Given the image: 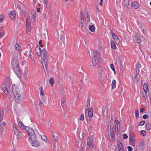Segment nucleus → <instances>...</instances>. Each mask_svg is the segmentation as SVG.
<instances>
[{"instance_id":"f257e3e1","label":"nucleus","mask_w":151,"mask_h":151,"mask_svg":"<svg viewBox=\"0 0 151 151\" xmlns=\"http://www.w3.org/2000/svg\"><path fill=\"white\" fill-rule=\"evenodd\" d=\"M11 64L12 68L16 75L19 77H21V73L17 59L14 58L12 60Z\"/></svg>"},{"instance_id":"f03ea898","label":"nucleus","mask_w":151,"mask_h":151,"mask_svg":"<svg viewBox=\"0 0 151 151\" xmlns=\"http://www.w3.org/2000/svg\"><path fill=\"white\" fill-rule=\"evenodd\" d=\"M26 128L25 130L28 134L29 138L31 139H36V136L33 129L29 126H26Z\"/></svg>"},{"instance_id":"7ed1b4c3","label":"nucleus","mask_w":151,"mask_h":151,"mask_svg":"<svg viewBox=\"0 0 151 151\" xmlns=\"http://www.w3.org/2000/svg\"><path fill=\"white\" fill-rule=\"evenodd\" d=\"M110 135H109L108 136V139L110 141H113L115 139V135L118 134L117 133V131L116 130V128L114 126H113L110 131Z\"/></svg>"},{"instance_id":"20e7f679","label":"nucleus","mask_w":151,"mask_h":151,"mask_svg":"<svg viewBox=\"0 0 151 151\" xmlns=\"http://www.w3.org/2000/svg\"><path fill=\"white\" fill-rule=\"evenodd\" d=\"M87 146L86 148V150H91L93 147V141L90 140L89 139H87Z\"/></svg>"},{"instance_id":"39448f33","label":"nucleus","mask_w":151,"mask_h":151,"mask_svg":"<svg viewBox=\"0 0 151 151\" xmlns=\"http://www.w3.org/2000/svg\"><path fill=\"white\" fill-rule=\"evenodd\" d=\"M13 129L15 134L16 135L17 138H20L22 136V133L18 130L16 127L15 126L13 127Z\"/></svg>"},{"instance_id":"423d86ee","label":"nucleus","mask_w":151,"mask_h":151,"mask_svg":"<svg viewBox=\"0 0 151 151\" xmlns=\"http://www.w3.org/2000/svg\"><path fill=\"white\" fill-rule=\"evenodd\" d=\"M12 91L14 95H19V94H20L19 87L15 85L12 86Z\"/></svg>"},{"instance_id":"0eeeda50","label":"nucleus","mask_w":151,"mask_h":151,"mask_svg":"<svg viewBox=\"0 0 151 151\" xmlns=\"http://www.w3.org/2000/svg\"><path fill=\"white\" fill-rule=\"evenodd\" d=\"M42 64L43 67L44 68V70L45 72V74H46V72L44 69V68L43 65V64H44L45 65V66L46 69H47V68H48V65L47 64V56L43 57L42 58Z\"/></svg>"},{"instance_id":"6e6552de","label":"nucleus","mask_w":151,"mask_h":151,"mask_svg":"<svg viewBox=\"0 0 151 151\" xmlns=\"http://www.w3.org/2000/svg\"><path fill=\"white\" fill-rule=\"evenodd\" d=\"M117 145L118 148H116L115 149V151H125L123 145L120 141H119V142H117Z\"/></svg>"},{"instance_id":"1a4fd4ad","label":"nucleus","mask_w":151,"mask_h":151,"mask_svg":"<svg viewBox=\"0 0 151 151\" xmlns=\"http://www.w3.org/2000/svg\"><path fill=\"white\" fill-rule=\"evenodd\" d=\"M100 58L99 56L93 57L92 58V62L93 65L94 66L96 65L97 64L99 61Z\"/></svg>"},{"instance_id":"9d476101","label":"nucleus","mask_w":151,"mask_h":151,"mask_svg":"<svg viewBox=\"0 0 151 151\" xmlns=\"http://www.w3.org/2000/svg\"><path fill=\"white\" fill-rule=\"evenodd\" d=\"M86 110L85 109V112L86 114V112H88V115L89 118H92L93 116V108L91 107L88 110H87L86 111Z\"/></svg>"},{"instance_id":"9b49d317","label":"nucleus","mask_w":151,"mask_h":151,"mask_svg":"<svg viewBox=\"0 0 151 151\" xmlns=\"http://www.w3.org/2000/svg\"><path fill=\"white\" fill-rule=\"evenodd\" d=\"M95 132L93 131H91L90 132L89 137L87 139H89L90 141L91 140L93 141V139L95 138Z\"/></svg>"},{"instance_id":"f8f14e48","label":"nucleus","mask_w":151,"mask_h":151,"mask_svg":"<svg viewBox=\"0 0 151 151\" xmlns=\"http://www.w3.org/2000/svg\"><path fill=\"white\" fill-rule=\"evenodd\" d=\"M10 83L8 80L5 83L3 84L1 86V90H3L4 88L9 89L10 87Z\"/></svg>"},{"instance_id":"ddd939ff","label":"nucleus","mask_w":151,"mask_h":151,"mask_svg":"<svg viewBox=\"0 0 151 151\" xmlns=\"http://www.w3.org/2000/svg\"><path fill=\"white\" fill-rule=\"evenodd\" d=\"M114 124L115 126V127H116V128L117 129V134H118L120 129V123L117 120H115Z\"/></svg>"},{"instance_id":"4468645a","label":"nucleus","mask_w":151,"mask_h":151,"mask_svg":"<svg viewBox=\"0 0 151 151\" xmlns=\"http://www.w3.org/2000/svg\"><path fill=\"white\" fill-rule=\"evenodd\" d=\"M132 7L134 9H137L139 7V4L137 2L134 1L132 3Z\"/></svg>"},{"instance_id":"2eb2a0df","label":"nucleus","mask_w":151,"mask_h":151,"mask_svg":"<svg viewBox=\"0 0 151 151\" xmlns=\"http://www.w3.org/2000/svg\"><path fill=\"white\" fill-rule=\"evenodd\" d=\"M15 97V101L17 103H19L21 101V97L20 94L19 95H14Z\"/></svg>"},{"instance_id":"dca6fc26","label":"nucleus","mask_w":151,"mask_h":151,"mask_svg":"<svg viewBox=\"0 0 151 151\" xmlns=\"http://www.w3.org/2000/svg\"><path fill=\"white\" fill-rule=\"evenodd\" d=\"M31 140L32 141V146L37 147L39 146L40 145V143H39L38 141L36 140V139L35 140L33 139Z\"/></svg>"},{"instance_id":"f3484780","label":"nucleus","mask_w":151,"mask_h":151,"mask_svg":"<svg viewBox=\"0 0 151 151\" xmlns=\"http://www.w3.org/2000/svg\"><path fill=\"white\" fill-rule=\"evenodd\" d=\"M129 140L130 144L131 145L133 146H134L135 145V142L134 140V138L133 136L129 137Z\"/></svg>"},{"instance_id":"a211bd4d","label":"nucleus","mask_w":151,"mask_h":151,"mask_svg":"<svg viewBox=\"0 0 151 151\" xmlns=\"http://www.w3.org/2000/svg\"><path fill=\"white\" fill-rule=\"evenodd\" d=\"M61 93L62 94H61V96L62 97L61 105L63 107L64 106V105H65V102L64 98V95L63 94V91H62L61 92Z\"/></svg>"},{"instance_id":"6ab92c4d","label":"nucleus","mask_w":151,"mask_h":151,"mask_svg":"<svg viewBox=\"0 0 151 151\" xmlns=\"http://www.w3.org/2000/svg\"><path fill=\"white\" fill-rule=\"evenodd\" d=\"M35 51L36 53L39 56H40L41 54V50L40 47L39 46H37L35 48Z\"/></svg>"},{"instance_id":"aec40b11","label":"nucleus","mask_w":151,"mask_h":151,"mask_svg":"<svg viewBox=\"0 0 151 151\" xmlns=\"http://www.w3.org/2000/svg\"><path fill=\"white\" fill-rule=\"evenodd\" d=\"M112 35V36L114 38V40H115L116 43V42H119V40L118 38V37L117 36V35H116L114 33L111 32Z\"/></svg>"},{"instance_id":"412c9836","label":"nucleus","mask_w":151,"mask_h":151,"mask_svg":"<svg viewBox=\"0 0 151 151\" xmlns=\"http://www.w3.org/2000/svg\"><path fill=\"white\" fill-rule=\"evenodd\" d=\"M18 124L19 126L22 129V130H24L26 129V126H25L23 123L21 122H18Z\"/></svg>"},{"instance_id":"4be33fe9","label":"nucleus","mask_w":151,"mask_h":151,"mask_svg":"<svg viewBox=\"0 0 151 151\" xmlns=\"http://www.w3.org/2000/svg\"><path fill=\"white\" fill-rule=\"evenodd\" d=\"M9 17L11 19H13L14 18H15L16 15L14 11H11L10 14H9Z\"/></svg>"},{"instance_id":"5701e85b","label":"nucleus","mask_w":151,"mask_h":151,"mask_svg":"<svg viewBox=\"0 0 151 151\" xmlns=\"http://www.w3.org/2000/svg\"><path fill=\"white\" fill-rule=\"evenodd\" d=\"M135 40L138 43H139L141 42V40L140 39V36L138 35H135Z\"/></svg>"},{"instance_id":"b1692460","label":"nucleus","mask_w":151,"mask_h":151,"mask_svg":"<svg viewBox=\"0 0 151 151\" xmlns=\"http://www.w3.org/2000/svg\"><path fill=\"white\" fill-rule=\"evenodd\" d=\"M47 51L46 48H44L41 51V54L43 55V57L47 56Z\"/></svg>"},{"instance_id":"393cba45","label":"nucleus","mask_w":151,"mask_h":151,"mask_svg":"<svg viewBox=\"0 0 151 151\" xmlns=\"http://www.w3.org/2000/svg\"><path fill=\"white\" fill-rule=\"evenodd\" d=\"M148 89L147 84L146 83H144L143 85V89L145 93H147Z\"/></svg>"},{"instance_id":"a878e982","label":"nucleus","mask_w":151,"mask_h":151,"mask_svg":"<svg viewBox=\"0 0 151 151\" xmlns=\"http://www.w3.org/2000/svg\"><path fill=\"white\" fill-rule=\"evenodd\" d=\"M15 48L16 50H20L21 49V47L19 44L17 43L15 45Z\"/></svg>"},{"instance_id":"bb28decb","label":"nucleus","mask_w":151,"mask_h":151,"mask_svg":"<svg viewBox=\"0 0 151 151\" xmlns=\"http://www.w3.org/2000/svg\"><path fill=\"white\" fill-rule=\"evenodd\" d=\"M116 81L113 79L112 81V83H111L112 88V89L116 87Z\"/></svg>"},{"instance_id":"cd10ccee","label":"nucleus","mask_w":151,"mask_h":151,"mask_svg":"<svg viewBox=\"0 0 151 151\" xmlns=\"http://www.w3.org/2000/svg\"><path fill=\"white\" fill-rule=\"evenodd\" d=\"M88 28L89 30L91 32H94L95 30V27L94 25H89Z\"/></svg>"},{"instance_id":"c85d7f7f","label":"nucleus","mask_w":151,"mask_h":151,"mask_svg":"<svg viewBox=\"0 0 151 151\" xmlns=\"http://www.w3.org/2000/svg\"><path fill=\"white\" fill-rule=\"evenodd\" d=\"M111 47L113 49H116V48L115 44L113 41H111Z\"/></svg>"},{"instance_id":"c756f323","label":"nucleus","mask_w":151,"mask_h":151,"mask_svg":"<svg viewBox=\"0 0 151 151\" xmlns=\"http://www.w3.org/2000/svg\"><path fill=\"white\" fill-rule=\"evenodd\" d=\"M27 21V30H28L29 31L31 30V27L30 25V24H29L28 22H27V19H26Z\"/></svg>"},{"instance_id":"7c9ffc66","label":"nucleus","mask_w":151,"mask_h":151,"mask_svg":"<svg viewBox=\"0 0 151 151\" xmlns=\"http://www.w3.org/2000/svg\"><path fill=\"white\" fill-rule=\"evenodd\" d=\"M140 77L139 75H137L136 74V76L135 78V79L134 81H136L137 83H138V82L140 80Z\"/></svg>"},{"instance_id":"2f4dec72","label":"nucleus","mask_w":151,"mask_h":151,"mask_svg":"<svg viewBox=\"0 0 151 151\" xmlns=\"http://www.w3.org/2000/svg\"><path fill=\"white\" fill-rule=\"evenodd\" d=\"M55 83V80L54 78H51L49 80V83H50L51 86H52L53 85L54 83Z\"/></svg>"},{"instance_id":"473e14b6","label":"nucleus","mask_w":151,"mask_h":151,"mask_svg":"<svg viewBox=\"0 0 151 151\" xmlns=\"http://www.w3.org/2000/svg\"><path fill=\"white\" fill-rule=\"evenodd\" d=\"M99 79L101 81V82H102V71L100 72V73L99 74Z\"/></svg>"},{"instance_id":"72a5a7b5","label":"nucleus","mask_w":151,"mask_h":151,"mask_svg":"<svg viewBox=\"0 0 151 151\" xmlns=\"http://www.w3.org/2000/svg\"><path fill=\"white\" fill-rule=\"evenodd\" d=\"M145 145V141H142L139 144L138 146L141 147H144Z\"/></svg>"},{"instance_id":"f704fd0d","label":"nucleus","mask_w":151,"mask_h":151,"mask_svg":"<svg viewBox=\"0 0 151 151\" xmlns=\"http://www.w3.org/2000/svg\"><path fill=\"white\" fill-rule=\"evenodd\" d=\"M40 94L41 95L44 96L45 95V94L44 93L43 88L42 86H41L40 88Z\"/></svg>"},{"instance_id":"c9c22d12","label":"nucleus","mask_w":151,"mask_h":151,"mask_svg":"<svg viewBox=\"0 0 151 151\" xmlns=\"http://www.w3.org/2000/svg\"><path fill=\"white\" fill-rule=\"evenodd\" d=\"M124 4L125 6L127 7L129 5V0H124Z\"/></svg>"},{"instance_id":"e433bc0d","label":"nucleus","mask_w":151,"mask_h":151,"mask_svg":"<svg viewBox=\"0 0 151 151\" xmlns=\"http://www.w3.org/2000/svg\"><path fill=\"white\" fill-rule=\"evenodd\" d=\"M93 53V57L99 56H98V52L97 51H95L93 50H92Z\"/></svg>"},{"instance_id":"4c0bfd02","label":"nucleus","mask_w":151,"mask_h":151,"mask_svg":"<svg viewBox=\"0 0 151 151\" xmlns=\"http://www.w3.org/2000/svg\"><path fill=\"white\" fill-rule=\"evenodd\" d=\"M3 111L0 110V122H1L3 120Z\"/></svg>"},{"instance_id":"58836bf2","label":"nucleus","mask_w":151,"mask_h":151,"mask_svg":"<svg viewBox=\"0 0 151 151\" xmlns=\"http://www.w3.org/2000/svg\"><path fill=\"white\" fill-rule=\"evenodd\" d=\"M85 18L86 23L87 24L90 21L89 16L87 15V16Z\"/></svg>"},{"instance_id":"ea45409f","label":"nucleus","mask_w":151,"mask_h":151,"mask_svg":"<svg viewBox=\"0 0 151 151\" xmlns=\"http://www.w3.org/2000/svg\"><path fill=\"white\" fill-rule=\"evenodd\" d=\"M139 112L138 109H136L135 111V116L137 117V118L139 117Z\"/></svg>"},{"instance_id":"a19ab883","label":"nucleus","mask_w":151,"mask_h":151,"mask_svg":"<svg viewBox=\"0 0 151 151\" xmlns=\"http://www.w3.org/2000/svg\"><path fill=\"white\" fill-rule=\"evenodd\" d=\"M110 128L109 125H108L107 126V133L106 134L107 135V137L109 135H110V133H109Z\"/></svg>"},{"instance_id":"79ce46f5","label":"nucleus","mask_w":151,"mask_h":151,"mask_svg":"<svg viewBox=\"0 0 151 151\" xmlns=\"http://www.w3.org/2000/svg\"><path fill=\"white\" fill-rule=\"evenodd\" d=\"M8 89L6 88H4L3 90H2L5 93V94L6 95H8L9 94V91H8Z\"/></svg>"},{"instance_id":"37998d69","label":"nucleus","mask_w":151,"mask_h":151,"mask_svg":"<svg viewBox=\"0 0 151 151\" xmlns=\"http://www.w3.org/2000/svg\"><path fill=\"white\" fill-rule=\"evenodd\" d=\"M151 128V125L149 123H147L146 124V129L147 130H150Z\"/></svg>"},{"instance_id":"c03bdc74","label":"nucleus","mask_w":151,"mask_h":151,"mask_svg":"<svg viewBox=\"0 0 151 151\" xmlns=\"http://www.w3.org/2000/svg\"><path fill=\"white\" fill-rule=\"evenodd\" d=\"M53 140L54 141V142L53 143V147L54 148H55V142L57 141V139L55 138V137H54V138L53 139Z\"/></svg>"},{"instance_id":"a18cd8bd","label":"nucleus","mask_w":151,"mask_h":151,"mask_svg":"<svg viewBox=\"0 0 151 151\" xmlns=\"http://www.w3.org/2000/svg\"><path fill=\"white\" fill-rule=\"evenodd\" d=\"M110 66L111 69L114 71V73H115V70L113 64H111L110 65Z\"/></svg>"},{"instance_id":"49530a36","label":"nucleus","mask_w":151,"mask_h":151,"mask_svg":"<svg viewBox=\"0 0 151 151\" xmlns=\"http://www.w3.org/2000/svg\"><path fill=\"white\" fill-rule=\"evenodd\" d=\"M79 119L81 121H83L84 119V115L83 114H82L81 115Z\"/></svg>"},{"instance_id":"de8ad7c7","label":"nucleus","mask_w":151,"mask_h":151,"mask_svg":"<svg viewBox=\"0 0 151 151\" xmlns=\"http://www.w3.org/2000/svg\"><path fill=\"white\" fill-rule=\"evenodd\" d=\"M141 134L143 136H145L146 135V132L145 130H142L140 132Z\"/></svg>"},{"instance_id":"09e8293b","label":"nucleus","mask_w":151,"mask_h":151,"mask_svg":"<svg viewBox=\"0 0 151 151\" xmlns=\"http://www.w3.org/2000/svg\"><path fill=\"white\" fill-rule=\"evenodd\" d=\"M106 109V106H104L103 107L102 109V112L103 114H104Z\"/></svg>"},{"instance_id":"8fccbe9b","label":"nucleus","mask_w":151,"mask_h":151,"mask_svg":"<svg viewBox=\"0 0 151 151\" xmlns=\"http://www.w3.org/2000/svg\"><path fill=\"white\" fill-rule=\"evenodd\" d=\"M145 122L144 120H143L140 122L139 124V126H142L145 124Z\"/></svg>"},{"instance_id":"3c124183","label":"nucleus","mask_w":151,"mask_h":151,"mask_svg":"<svg viewBox=\"0 0 151 151\" xmlns=\"http://www.w3.org/2000/svg\"><path fill=\"white\" fill-rule=\"evenodd\" d=\"M41 137L42 139L45 141L46 140H47V138L45 136H41Z\"/></svg>"},{"instance_id":"603ef678","label":"nucleus","mask_w":151,"mask_h":151,"mask_svg":"<svg viewBox=\"0 0 151 151\" xmlns=\"http://www.w3.org/2000/svg\"><path fill=\"white\" fill-rule=\"evenodd\" d=\"M5 34V32L4 31L0 32V36L1 37H2Z\"/></svg>"},{"instance_id":"864d4df0","label":"nucleus","mask_w":151,"mask_h":151,"mask_svg":"<svg viewBox=\"0 0 151 151\" xmlns=\"http://www.w3.org/2000/svg\"><path fill=\"white\" fill-rule=\"evenodd\" d=\"M149 116L147 114H144L143 116V118L144 119H146L149 118Z\"/></svg>"},{"instance_id":"5fc2aeb1","label":"nucleus","mask_w":151,"mask_h":151,"mask_svg":"<svg viewBox=\"0 0 151 151\" xmlns=\"http://www.w3.org/2000/svg\"><path fill=\"white\" fill-rule=\"evenodd\" d=\"M141 67V65L139 63H137L136 64V68L139 69Z\"/></svg>"},{"instance_id":"6e6d98bb","label":"nucleus","mask_w":151,"mask_h":151,"mask_svg":"<svg viewBox=\"0 0 151 151\" xmlns=\"http://www.w3.org/2000/svg\"><path fill=\"white\" fill-rule=\"evenodd\" d=\"M139 69L136 68V74L137 75H139Z\"/></svg>"},{"instance_id":"4d7b16f0","label":"nucleus","mask_w":151,"mask_h":151,"mask_svg":"<svg viewBox=\"0 0 151 151\" xmlns=\"http://www.w3.org/2000/svg\"><path fill=\"white\" fill-rule=\"evenodd\" d=\"M4 19V16L2 15H0V22H1Z\"/></svg>"},{"instance_id":"13d9d810","label":"nucleus","mask_w":151,"mask_h":151,"mask_svg":"<svg viewBox=\"0 0 151 151\" xmlns=\"http://www.w3.org/2000/svg\"><path fill=\"white\" fill-rule=\"evenodd\" d=\"M127 148L128 150V151H132L133 150V149L132 147L130 146H129L127 147Z\"/></svg>"},{"instance_id":"bf43d9fd","label":"nucleus","mask_w":151,"mask_h":151,"mask_svg":"<svg viewBox=\"0 0 151 151\" xmlns=\"http://www.w3.org/2000/svg\"><path fill=\"white\" fill-rule=\"evenodd\" d=\"M123 138L125 139H126L128 137L126 134H124L123 136Z\"/></svg>"},{"instance_id":"052dcab7","label":"nucleus","mask_w":151,"mask_h":151,"mask_svg":"<svg viewBox=\"0 0 151 151\" xmlns=\"http://www.w3.org/2000/svg\"><path fill=\"white\" fill-rule=\"evenodd\" d=\"M36 17V14H32V17L33 20H34L35 19Z\"/></svg>"},{"instance_id":"680f3d73","label":"nucleus","mask_w":151,"mask_h":151,"mask_svg":"<svg viewBox=\"0 0 151 151\" xmlns=\"http://www.w3.org/2000/svg\"><path fill=\"white\" fill-rule=\"evenodd\" d=\"M84 22V18L81 17V20L80 21V23L83 24Z\"/></svg>"},{"instance_id":"e2e57ef3","label":"nucleus","mask_w":151,"mask_h":151,"mask_svg":"<svg viewBox=\"0 0 151 151\" xmlns=\"http://www.w3.org/2000/svg\"><path fill=\"white\" fill-rule=\"evenodd\" d=\"M42 40H40L39 42V44L41 47H43V45L42 44Z\"/></svg>"},{"instance_id":"0e129e2a","label":"nucleus","mask_w":151,"mask_h":151,"mask_svg":"<svg viewBox=\"0 0 151 151\" xmlns=\"http://www.w3.org/2000/svg\"><path fill=\"white\" fill-rule=\"evenodd\" d=\"M90 99L89 98V97H88L87 98V104L89 105V106H90Z\"/></svg>"},{"instance_id":"69168bd1","label":"nucleus","mask_w":151,"mask_h":151,"mask_svg":"<svg viewBox=\"0 0 151 151\" xmlns=\"http://www.w3.org/2000/svg\"><path fill=\"white\" fill-rule=\"evenodd\" d=\"M44 1L46 7L47 8V0H44Z\"/></svg>"},{"instance_id":"338daca9","label":"nucleus","mask_w":151,"mask_h":151,"mask_svg":"<svg viewBox=\"0 0 151 151\" xmlns=\"http://www.w3.org/2000/svg\"><path fill=\"white\" fill-rule=\"evenodd\" d=\"M141 95L142 96V98L143 99H144L145 100L146 99V98H145V94H144V93H142Z\"/></svg>"},{"instance_id":"774afa93","label":"nucleus","mask_w":151,"mask_h":151,"mask_svg":"<svg viewBox=\"0 0 151 151\" xmlns=\"http://www.w3.org/2000/svg\"><path fill=\"white\" fill-rule=\"evenodd\" d=\"M103 2V0H100V2L99 3V5L101 6H102L103 4L102 3Z\"/></svg>"}]
</instances>
